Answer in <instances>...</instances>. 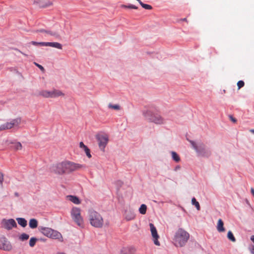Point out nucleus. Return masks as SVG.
Listing matches in <instances>:
<instances>
[{"mask_svg": "<svg viewBox=\"0 0 254 254\" xmlns=\"http://www.w3.org/2000/svg\"><path fill=\"white\" fill-rule=\"evenodd\" d=\"M190 238V234L183 228H179L173 239L174 245L177 247H184Z\"/></svg>", "mask_w": 254, "mask_h": 254, "instance_id": "f03ea898", "label": "nucleus"}, {"mask_svg": "<svg viewBox=\"0 0 254 254\" xmlns=\"http://www.w3.org/2000/svg\"><path fill=\"white\" fill-rule=\"evenodd\" d=\"M3 181V174L0 172V184H2Z\"/></svg>", "mask_w": 254, "mask_h": 254, "instance_id": "ea45409f", "label": "nucleus"}, {"mask_svg": "<svg viewBox=\"0 0 254 254\" xmlns=\"http://www.w3.org/2000/svg\"><path fill=\"white\" fill-rule=\"evenodd\" d=\"M251 240L253 242V243H254V235H252L251 237Z\"/></svg>", "mask_w": 254, "mask_h": 254, "instance_id": "79ce46f5", "label": "nucleus"}, {"mask_svg": "<svg viewBox=\"0 0 254 254\" xmlns=\"http://www.w3.org/2000/svg\"><path fill=\"white\" fill-rule=\"evenodd\" d=\"M149 226L150 228V231L151 232V235L153 237V241L154 243L156 246H160V243L158 241V239L159 238V236L158 235L157 230L154 226V225L152 223L149 224Z\"/></svg>", "mask_w": 254, "mask_h": 254, "instance_id": "f8f14e48", "label": "nucleus"}, {"mask_svg": "<svg viewBox=\"0 0 254 254\" xmlns=\"http://www.w3.org/2000/svg\"><path fill=\"white\" fill-rule=\"evenodd\" d=\"M250 131L253 133H254V129H251Z\"/></svg>", "mask_w": 254, "mask_h": 254, "instance_id": "49530a36", "label": "nucleus"}, {"mask_svg": "<svg viewBox=\"0 0 254 254\" xmlns=\"http://www.w3.org/2000/svg\"><path fill=\"white\" fill-rule=\"evenodd\" d=\"M83 167V165L79 164L70 161H64L53 165L51 170L52 172L56 174L62 175L65 173H70Z\"/></svg>", "mask_w": 254, "mask_h": 254, "instance_id": "f257e3e1", "label": "nucleus"}, {"mask_svg": "<svg viewBox=\"0 0 254 254\" xmlns=\"http://www.w3.org/2000/svg\"><path fill=\"white\" fill-rule=\"evenodd\" d=\"M15 195L16 196H18V193H17V192L15 193Z\"/></svg>", "mask_w": 254, "mask_h": 254, "instance_id": "de8ad7c7", "label": "nucleus"}, {"mask_svg": "<svg viewBox=\"0 0 254 254\" xmlns=\"http://www.w3.org/2000/svg\"><path fill=\"white\" fill-rule=\"evenodd\" d=\"M21 123L20 118H17L14 119L10 121V122H7L5 124L1 125L0 126V130H5L7 129H10L13 127L18 126Z\"/></svg>", "mask_w": 254, "mask_h": 254, "instance_id": "9d476101", "label": "nucleus"}, {"mask_svg": "<svg viewBox=\"0 0 254 254\" xmlns=\"http://www.w3.org/2000/svg\"><path fill=\"white\" fill-rule=\"evenodd\" d=\"M49 30H45L44 29H40L36 31V32H41V33H45L47 34V32Z\"/></svg>", "mask_w": 254, "mask_h": 254, "instance_id": "4c0bfd02", "label": "nucleus"}, {"mask_svg": "<svg viewBox=\"0 0 254 254\" xmlns=\"http://www.w3.org/2000/svg\"><path fill=\"white\" fill-rule=\"evenodd\" d=\"M71 216L74 222L79 227L84 226L83 219L81 216V210L80 208L74 207L71 210Z\"/></svg>", "mask_w": 254, "mask_h": 254, "instance_id": "423d86ee", "label": "nucleus"}, {"mask_svg": "<svg viewBox=\"0 0 254 254\" xmlns=\"http://www.w3.org/2000/svg\"><path fill=\"white\" fill-rule=\"evenodd\" d=\"M244 84H245V83L243 81H242V80L239 81L237 83V86L238 87V89H239L241 88H242V87H243L244 86Z\"/></svg>", "mask_w": 254, "mask_h": 254, "instance_id": "c9c22d12", "label": "nucleus"}, {"mask_svg": "<svg viewBox=\"0 0 254 254\" xmlns=\"http://www.w3.org/2000/svg\"><path fill=\"white\" fill-rule=\"evenodd\" d=\"M140 5L143 8H144L146 9L150 10V9H152V7L151 5L143 3L142 2H140Z\"/></svg>", "mask_w": 254, "mask_h": 254, "instance_id": "72a5a7b5", "label": "nucleus"}, {"mask_svg": "<svg viewBox=\"0 0 254 254\" xmlns=\"http://www.w3.org/2000/svg\"><path fill=\"white\" fill-rule=\"evenodd\" d=\"M182 20L184 21H187V19L186 18H184L182 19Z\"/></svg>", "mask_w": 254, "mask_h": 254, "instance_id": "a18cd8bd", "label": "nucleus"}, {"mask_svg": "<svg viewBox=\"0 0 254 254\" xmlns=\"http://www.w3.org/2000/svg\"><path fill=\"white\" fill-rule=\"evenodd\" d=\"M96 138L98 142V145L101 150L104 151L105 148L109 141L108 136L107 134H97Z\"/></svg>", "mask_w": 254, "mask_h": 254, "instance_id": "6e6552de", "label": "nucleus"}, {"mask_svg": "<svg viewBox=\"0 0 254 254\" xmlns=\"http://www.w3.org/2000/svg\"><path fill=\"white\" fill-rule=\"evenodd\" d=\"M16 51H18L19 52L21 53L22 54H23V55L25 56H27V55L24 54V53H23L22 52H21L20 51L18 50V49H15Z\"/></svg>", "mask_w": 254, "mask_h": 254, "instance_id": "c03bdc74", "label": "nucleus"}, {"mask_svg": "<svg viewBox=\"0 0 254 254\" xmlns=\"http://www.w3.org/2000/svg\"><path fill=\"white\" fill-rule=\"evenodd\" d=\"M40 231L45 236L53 239H58L60 241H63L62 234L58 231L49 227H39Z\"/></svg>", "mask_w": 254, "mask_h": 254, "instance_id": "39448f33", "label": "nucleus"}, {"mask_svg": "<svg viewBox=\"0 0 254 254\" xmlns=\"http://www.w3.org/2000/svg\"><path fill=\"white\" fill-rule=\"evenodd\" d=\"M31 43L34 46H45L46 42H37L35 41H32Z\"/></svg>", "mask_w": 254, "mask_h": 254, "instance_id": "473e14b6", "label": "nucleus"}, {"mask_svg": "<svg viewBox=\"0 0 254 254\" xmlns=\"http://www.w3.org/2000/svg\"><path fill=\"white\" fill-rule=\"evenodd\" d=\"M121 254H133L130 249L124 248L121 251Z\"/></svg>", "mask_w": 254, "mask_h": 254, "instance_id": "7c9ffc66", "label": "nucleus"}, {"mask_svg": "<svg viewBox=\"0 0 254 254\" xmlns=\"http://www.w3.org/2000/svg\"><path fill=\"white\" fill-rule=\"evenodd\" d=\"M125 218L127 221H130L135 218V214L132 210L128 209L126 210L125 212Z\"/></svg>", "mask_w": 254, "mask_h": 254, "instance_id": "f3484780", "label": "nucleus"}, {"mask_svg": "<svg viewBox=\"0 0 254 254\" xmlns=\"http://www.w3.org/2000/svg\"><path fill=\"white\" fill-rule=\"evenodd\" d=\"M227 238H228V239H229L231 241L233 242H235L236 241L235 237L234 236L232 232L231 231H229L228 232Z\"/></svg>", "mask_w": 254, "mask_h": 254, "instance_id": "bb28decb", "label": "nucleus"}, {"mask_svg": "<svg viewBox=\"0 0 254 254\" xmlns=\"http://www.w3.org/2000/svg\"><path fill=\"white\" fill-rule=\"evenodd\" d=\"M147 206L145 204H142L141 205L139 211L141 214H145L146 212Z\"/></svg>", "mask_w": 254, "mask_h": 254, "instance_id": "a878e982", "label": "nucleus"}, {"mask_svg": "<svg viewBox=\"0 0 254 254\" xmlns=\"http://www.w3.org/2000/svg\"><path fill=\"white\" fill-rule=\"evenodd\" d=\"M84 150L87 156L89 158H91V155L90 154V149L88 147H87Z\"/></svg>", "mask_w": 254, "mask_h": 254, "instance_id": "f704fd0d", "label": "nucleus"}, {"mask_svg": "<svg viewBox=\"0 0 254 254\" xmlns=\"http://www.w3.org/2000/svg\"><path fill=\"white\" fill-rule=\"evenodd\" d=\"M89 220L90 224L95 228H102L104 224V220L101 215L98 212L90 210L88 212Z\"/></svg>", "mask_w": 254, "mask_h": 254, "instance_id": "20e7f679", "label": "nucleus"}, {"mask_svg": "<svg viewBox=\"0 0 254 254\" xmlns=\"http://www.w3.org/2000/svg\"><path fill=\"white\" fill-rule=\"evenodd\" d=\"M191 203L192 205H194L195 206L197 210H200V206L199 203L198 201H196V199L194 197H193L191 199Z\"/></svg>", "mask_w": 254, "mask_h": 254, "instance_id": "393cba45", "label": "nucleus"}, {"mask_svg": "<svg viewBox=\"0 0 254 254\" xmlns=\"http://www.w3.org/2000/svg\"><path fill=\"white\" fill-rule=\"evenodd\" d=\"M121 6L122 8H132V9H136L138 8V7L137 6H136L135 5H134L133 4H129L128 5L122 4V5H121Z\"/></svg>", "mask_w": 254, "mask_h": 254, "instance_id": "2f4dec72", "label": "nucleus"}, {"mask_svg": "<svg viewBox=\"0 0 254 254\" xmlns=\"http://www.w3.org/2000/svg\"><path fill=\"white\" fill-rule=\"evenodd\" d=\"M29 226L31 229H35L38 226V221L34 218L31 219L29 222Z\"/></svg>", "mask_w": 254, "mask_h": 254, "instance_id": "5701e85b", "label": "nucleus"}, {"mask_svg": "<svg viewBox=\"0 0 254 254\" xmlns=\"http://www.w3.org/2000/svg\"><path fill=\"white\" fill-rule=\"evenodd\" d=\"M151 122L157 125H163L166 123V120L160 115L155 113Z\"/></svg>", "mask_w": 254, "mask_h": 254, "instance_id": "4468645a", "label": "nucleus"}, {"mask_svg": "<svg viewBox=\"0 0 254 254\" xmlns=\"http://www.w3.org/2000/svg\"><path fill=\"white\" fill-rule=\"evenodd\" d=\"M1 226L4 229L10 230L12 229V228H16L17 224L13 219H3L1 220Z\"/></svg>", "mask_w": 254, "mask_h": 254, "instance_id": "1a4fd4ad", "label": "nucleus"}, {"mask_svg": "<svg viewBox=\"0 0 254 254\" xmlns=\"http://www.w3.org/2000/svg\"><path fill=\"white\" fill-rule=\"evenodd\" d=\"M39 94L45 98H56L64 95V94L61 91L57 89H54L52 91L42 90Z\"/></svg>", "mask_w": 254, "mask_h": 254, "instance_id": "0eeeda50", "label": "nucleus"}, {"mask_svg": "<svg viewBox=\"0 0 254 254\" xmlns=\"http://www.w3.org/2000/svg\"><path fill=\"white\" fill-rule=\"evenodd\" d=\"M29 235L26 234V233H22L19 237V239L20 241H24L25 240H27L29 239Z\"/></svg>", "mask_w": 254, "mask_h": 254, "instance_id": "cd10ccee", "label": "nucleus"}, {"mask_svg": "<svg viewBox=\"0 0 254 254\" xmlns=\"http://www.w3.org/2000/svg\"><path fill=\"white\" fill-rule=\"evenodd\" d=\"M180 169V167L179 166H177L175 167V171H177Z\"/></svg>", "mask_w": 254, "mask_h": 254, "instance_id": "37998d69", "label": "nucleus"}, {"mask_svg": "<svg viewBox=\"0 0 254 254\" xmlns=\"http://www.w3.org/2000/svg\"><path fill=\"white\" fill-rule=\"evenodd\" d=\"M172 158L176 162H179L180 161V157L179 155L175 151H171Z\"/></svg>", "mask_w": 254, "mask_h": 254, "instance_id": "b1692460", "label": "nucleus"}, {"mask_svg": "<svg viewBox=\"0 0 254 254\" xmlns=\"http://www.w3.org/2000/svg\"><path fill=\"white\" fill-rule=\"evenodd\" d=\"M34 64L35 65H36L38 67H39L40 70L43 72H45V69L44 68V67L43 66H42L41 65L36 63H34Z\"/></svg>", "mask_w": 254, "mask_h": 254, "instance_id": "e433bc0d", "label": "nucleus"}, {"mask_svg": "<svg viewBox=\"0 0 254 254\" xmlns=\"http://www.w3.org/2000/svg\"><path fill=\"white\" fill-rule=\"evenodd\" d=\"M108 107L109 108H110V109H114V110H120V106L118 105V104H116V105H113L112 104H109L108 105Z\"/></svg>", "mask_w": 254, "mask_h": 254, "instance_id": "c756f323", "label": "nucleus"}, {"mask_svg": "<svg viewBox=\"0 0 254 254\" xmlns=\"http://www.w3.org/2000/svg\"><path fill=\"white\" fill-rule=\"evenodd\" d=\"M224 223L223 221L219 219L218 221L217 226V231L219 232H224L225 229L223 227Z\"/></svg>", "mask_w": 254, "mask_h": 254, "instance_id": "412c9836", "label": "nucleus"}, {"mask_svg": "<svg viewBox=\"0 0 254 254\" xmlns=\"http://www.w3.org/2000/svg\"><path fill=\"white\" fill-rule=\"evenodd\" d=\"M18 224L22 227H25L27 225V222L25 218H17L16 219Z\"/></svg>", "mask_w": 254, "mask_h": 254, "instance_id": "4be33fe9", "label": "nucleus"}, {"mask_svg": "<svg viewBox=\"0 0 254 254\" xmlns=\"http://www.w3.org/2000/svg\"><path fill=\"white\" fill-rule=\"evenodd\" d=\"M192 148L196 151L198 156L208 158L211 155L209 148L201 141L195 142L192 140H190Z\"/></svg>", "mask_w": 254, "mask_h": 254, "instance_id": "7ed1b4c3", "label": "nucleus"}, {"mask_svg": "<svg viewBox=\"0 0 254 254\" xmlns=\"http://www.w3.org/2000/svg\"><path fill=\"white\" fill-rule=\"evenodd\" d=\"M67 198L68 199L74 204H78L80 203V200H79V198L76 196L74 195H67Z\"/></svg>", "mask_w": 254, "mask_h": 254, "instance_id": "aec40b11", "label": "nucleus"}, {"mask_svg": "<svg viewBox=\"0 0 254 254\" xmlns=\"http://www.w3.org/2000/svg\"><path fill=\"white\" fill-rule=\"evenodd\" d=\"M0 249L6 251H10L12 249L10 243L4 237L0 238Z\"/></svg>", "mask_w": 254, "mask_h": 254, "instance_id": "9b49d317", "label": "nucleus"}, {"mask_svg": "<svg viewBox=\"0 0 254 254\" xmlns=\"http://www.w3.org/2000/svg\"><path fill=\"white\" fill-rule=\"evenodd\" d=\"M155 113L149 109H145L142 111V115L145 119L149 122H151Z\"/></svg>", "mask_w": 254, "mask_h": 254, "instance_id": "dca6fc26", "label": "nucleus"}, {"mask_svg": "<svg viewBox=\"0 0 254 254\" xmlns=\"http://www.w3.org/2000/svg\"><path fill=\"white\" fill-rule=\"evenodd\" d=\"M45 46H50L59 49H62V45L58 42H46Z\"/></svg>", "mask_w": 254, "mask_h": 254, "instance_id": "6ab92c4d", "label": "nucleus"}, {"mask_svg": "<svg viewBox=\"0 0 254 254\" xmlns=\"http://www.w3.org/2000/svg\"><path fill=\"white\" fill-rule=\"evenodd\" d=\"M6 144L9 146L10 148L15 150H21L22 149V145L19 142H12L10 141H6Z\"/></svg>", "mask_w": 254, "mask_h": 254, "instance_id": "2eb2a0df", "label": "nucleus"}, {"mask_svg": "<svg viewBox=\"0 0 254 254\" xmlns=\"http://www.w3.org/2000/svg\"><path fill=\"white\" fill-rule=\"evenodd\" d=\"M229 118L233 123H236L237 122V120L235 118H233L232 115L229 116Z\"/></svg>", "mask_w": 254, "mask_h": 254, "instance_id": "a19ab883", "label": "nucleus"}, {"mask_svg": "<svg viewBox=\"0 0 254 254\" xmlns=\"http://www.w3.org/2000/svg\"><path fill=\"white\" fill-rule=\"evenodd\" d=\"M34 3L41 8H46L53 4V2L50 0H36L34 1Z\"/></svg>", "mask_w": 254, "mask_h": 254, "instance_id": "ddd939ff", "label": "nucleus"}, {"mask_svg": "<svg viewBox=\"0 0 254 254\" xmlns=\"http://www.w3.org/2000/svg\"><path fill=\"white\" fill-rule=\"evenodd\" d=\"M37 241V239L35 237H32L31 238L30 241H29V246L31 247H33L35 245Z\"/></svg>", "mask_w": 254, "mask_h": 254, "instance_id": "c85d7f7f", "label": "nucleus"}, {"mask_svg": "<svg viewBox=\"0 0 254 254\" xmlns=\"http://www.w3.org/2000/svg\"><path fill=\"white\" fill-rule=\"evenodd\" d=\"M47 34L54 37L56 39H60L61 38V35L58 31L49 30V31L47 32Z\"/></svg>", "mask_w": 254, "mask_h": 254, "instance_id": "a211bd4d", "label": "nucleus"}, {"mask_svg": "<svg viewBox=\"0 0 254 254\" xmlns=\"http://www.w3.org/2000/svg\"><path fill=\"white\" fill-rule=\"evenodd\" d=\"M79 147L81 148H83L84 150L87 147V146L85 145L82 142H80Z\"/></svg>", "mask_w": 254, "mask_h": 254, "instance_id": "58836bf2", "label": "nucleus"}]
</instances>
